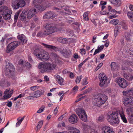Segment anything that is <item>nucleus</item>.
Masks as SVG:
<instances>
[{"label": "nucleus", "instance_id": "58836bf2", "mask_svg": "<svg viewBox=\"0 0 133 133\" xmlns=\"http://www.w3.org/2000/svg\"><path fill=\"white\" fill-rule=\"evenodd\" d=\"M119 22V20L117 19H114L112 20L110 22V23L112 24L115 25H117Z\"/></svg>", "mask_w": 133, "mask_h": 133}, {"label": "nucleus", "instance_id": "72a5a7b5", "mask_svg": "<svg viewBox=\"0 0 133 133\" xmlns=\"http://www.w3.org/2000/svg\"><path fill=\"white\" fill-rule=\"evenodd\" d=\"M126 39L128 41H131V35L129 33H126L125 34Z\"/></svg>", "mask_w": 133, "mask_h": 133}, {"label": "nucleus", "instance_id": "5701e85b", "mask_svg": "<svg viewBox=\"0 0 133 133\" xmlns=\"http://www.w3.org/2000/svg\"><path fill=\"white\" fill-rule=\"evenodd\" d=\"M44 92V91L43 90L41 89L36 91L34 94V97L37 98L39 97L43 94Z\"/></svg>", "mask_w": 133, "mask_h": 133}, {"label": "nucleus", "instance_id": "2f4dec72", "mask_svg": "<svg viewBox=\"0 0 133 133\" xmlns=\"http://www.w3.org/2000/svg\"><path fill=\"white\" fill-rule=\"evenodd\" d=\"M110 66L111 70L114 71L117 69L118 65L116 62H113L111 63Z\"/></svg>", "mask_w": 133, "mask_h": 133}, {"label": "nucleus", "instance_id": "aec40b11", "mask_svg": "<svg viewBox=\"0 0 133 133\" xmlns=\"http://www.w3.org/2000/svg\"><path fill=\"white\" fill-rule=\"evenodd\" d=\"M17 37L21 41V43H22L23 44L27 42V39L23 34L18 36Z\"/></svg>", "mask_w": 133, "mask_h": 133}, {"label": "nucleus", "instance_id": "a18cd8bd", "mask_svg": "<svg viewBox=\"0 0 133 133\" xmlns=\"http://www.w3.org/2000/svg\"><path fill=\"white\" fill-rule=\"evenodd\" d=\"M121 25L122 28L124 29H127V25L124 22H122L121 23Z\"/></svg>", "mask_w": 133, "mask_h": 133}, {"label": "nucleus", "instance_id": "0eeeda50", "mask_svg": "<svg viewBox=\"0 0 133 133\" xmlns=\"http://www.w3.org/2000/svg\"><path fill=\"white\" fill-rule=\"evenodd\" d=\"M24 0H14L12 2L11 6L14 9H17L20 7H23L25 5Z\"/></svg>", "mask_w": 133, "mask_h": 133}, {"label": "nucleus", "instance_id": "6ab92c4d", "mask_svg": "<svg viewBox=\"0 0 133 133\" xmlns=\"http://www.w3.org/2000/svg\"><path fill=\"white\" fill-rule=\"evenodd\" d=\"M36 11V9H34L30 10L27 12V17L28 18H31L35 15V13Z\"/></svg>", "mask_w": 133, "mask_h": 133}, {"label": "nucleus", "instance_id": "6e6d98bb", "mask_svg": "<svg viewBox=\"0 0 133 133\" xmlns=\"http://www.w3.org/2000/svg\"><path fill=\"white\" fill-rule=\"evenodd\" d=\"M104 118L103 116H101L99 117L98 119V121L100 122H102L103 121Z\"/></svg>", "mask_w": 133, "mask_h": 133}, {"label": "nucleus", "instance_id": "680f3d73", "mask_svg": "<svg viewBox=\"0 0 133 133\" xmlns=\"http://www.w3.org/2000/svg\"><path fill=\"white\" fill-rule=\"evenodd\" d=\"M74 24L76 25V27L77 29L79 28V26H80V24L77 22L75 23Z\"/></svg>", "mask_w": 133, "mask_h": 133}, {"label": "nucleus", "instance_id": "5fc2aeb1", "mask_svg": "<svg viewBox=\"0 0 133 133\" xmlns=\"http://www.w3.org/2000/svg\"><path fill=\"white\" fill-rule=\"evenodd\" d=\"M78 87L77 86H75L72 89V91L74 92H76L78 90Z\"/></svg>", "mask_w": 133, "mask_h": 133}, {"label": "nucleus", "instance_id": "c85d7f7f", "mask_svg": "<svg viewBox=\"0 0 133 133\" xmlns=\"http://www.w3.org/2000/svg\"><path fill=\"white\" fill-rule=\"evenodd\" d=\"M49 57L50 56L49 54L47 52L45 51L41 60L42 61H47L49 59Z\"/></svg>", "mask_w": 133, "mask_h": 133}, {"label": "nucleus", "instance_id": "79ce46f5", "mask_svg": "<svg viewBox=\"0 0 133 133\" xmlns=\"http://www.w3.org/2000/svg\"><path fill=\"white\" fill-rule=\"evenodd\" d=\"M50 56L53 58H57L58 56H57L56 53L54 52H52L50 53Z\"/></svg>", "mask_w": 133, "mask_h": 133}, {"label": "nucleus", "instance_id": "864d4df0", "mask_svg": "<svg viewBox=\"0 0 133 133\" xmlns=\"http://www.w3.org/2000/svg\"><path fill=\"white\" fill-rule=\"evenodd\" d=\"M44 35H45L44 34V32L42 33V32L40 31L37 34V36L38 37H42Z\"/></svg>", "mask_w": 133, "mask_h": 133}, {"label": "nucleus", "instance_id": "412c9836", "mask_svg": "<svg viewBox=\"0 0 133 133\" xmlns=\"http://www.w3.org/2000/svg\"><path fill=\"white\" fill-rule=\"evenodd\" d=\"M42 44L46 48L50 49L51 50H54L55 51H57L58 50L57 48L53 45H49L44 43H42Z\"/></svg>", "mask_w": 133, "mask_h": 133}, {"label": "nucleus", "instance_id": "774afa93", "mask_svg": "<svg viewBox=\"0 0 133 133\" xmlns=\"http://www.w3.org/2000/svg\"><path fill=\"white\" fill-rule=\"evenodd\" d=\"M44 79L45 80V81H48L49 80V78L48 77V76H44Z\"/></svg>", "mask_w": 133, "mask_h": 133}, {"label": "nucleus", "instance_id": "cd10ccee", "mask_svg": "<svg viewBox=\"0 0 133 133\" xmlns=\"http://www.w3.org/2000/svg\"><path fill=\"white\" fill-rule=\"evenodd\" d=\"M123 76L128 81H131L133 79V75L131 74H127L124 73Z\"/></svg>", "mask_w": 133, "mask_h": 133}, {"label": "nucleus", "instance_id": "4be33fe9", "mask_svg": "<svg viewBox=\"0 0 133 133\" xmlns=\"http://www.w3.org/2000/svg\"><path fill=\"white\" fill-rule=\"evenodd\" d=\"M102 133H114V131H111L110 128L109 127L105 126L102 128Z\"/></svg>", "mask_w": 133, "mask_h": 133}, {"label": "nucleus", "instance_id": "20e7f679", "mask_svg": "<svg viewBox=\"0 0 133 133\" xmlns=\"http://www.w3.org/2000/svg\"><path fill=\"white\" fill-rule=\"evenodd\" d=\"M8 60L5 61L6 63L8 62V64L6 65L5 68V73L6 75H8L10 76H11V78L13 79L15 78L14 75L15 68L12 64L10 63Z\"/></svg>", "mask_w": 133, "mask_h": 133}, {"label": "nucleus", "instance_id": "13d9d810", "mask_svg": "<svg viewBox=\"0 0 133 133\" xmlns=\"http://www.w3.org/2000/svg\"><path fill=\"white\" fill-rule=\"evenodd\" d=\"M100 13L103 15L105 14H109V12H107L106 11H102L100 12Z\"/></svg>", "mask_w": 133, "mask_h": 133}, {"label": "nucleus", "instance_id": "6e6552de", "mask_svg": "<svg viewBox=\"0 0 133 133\" xmlns=\"http://www.w3.org/2000/svg\"><path fill=\"white\" fill-rule=\"evenodd\" d=\"M98 78L100 82L99 85L101 87L106 86L109 83L108 81L107 76L104 73L100 74L98 76Z\"/></svg>", "mask_w": 133, "mask_h": 133}, {"label": "nucleus", "instance_id": "37998d69", "mask_svg": "<svg viewBox=\"0 0 133 133\" xmlns=\"http://www.w3.org/2000/svg\"><path fill=\"white\" fill-rule=\"evenodd\" d=\"M82 127L83 129L85 131L88 130L90 128V127L88 125L84 124H82Z\"/></svg>", "mask_w": 133, "mask_h": 133}, {"label": "nucleus", "instance_id": "4d7b16f0", "mask_svg": "<svg viewBox=\"0 0 133 133\" xmlns=\"http://www.w3.org/2000/svg\"><path fill=\"white\" fill-rule=\"evenodd\" d=\"M104 48V45H102L100 46H98L97 47V49H98L101 51H102L103 50Z\"/></svg>", "mask_w": 133, "mask_h": 133}, {"label": "nucleus", "instance_id": "8fccbe9b", "mask_svg": "<svg viewBox=\"0 0 133 133\" xmlns=\"http://www.w3.org/2000/svg\"><path fill=\"white\" fill-rule=\"evenodd\" d=\"M90 89H88L86 90H85L83 94H81V95H85L87 93H89L90 92Z\"/></svg>", "mask_w": 133, "mask_h": 133}, {"label": "nucleus", "instance_id": "c756f323", "mask_svg": "<svg viewBox=\"0 0 133 133\" xmlns=\"http://www.w3.org/2000/svg\"><path fill=\"white\" fill-rule=\"evenodd\" d=\"M35 8L37 10L41 11H42L45 10L46 8L45 6L42 4H40L37 6L35 7Z\"/></svg>", "mask_w": 133, "mask_h": 133}, {"label": "nucleus", "instance_id": "052dcab7", "mask_svg": "<svg viewBox=\"0 0 133 133\" xmlns=\"http://www.w3.org/2000/svg\"><path fill=\"white\" fill-rule=\"evenodd\" d=\"M101 51L98 49H96L95 50V51L93 55H95L99 53Z\"/></svg>", "mask_w": 133, "mask_h": 133}, {"label": "nucleus", "instance_id": "39448f33", "mask_svg": "<svg viewBox=\"0 0 133 133\" xmlns=\"http://www.w3.org/2000/svg\"><path fill=\"white\" fill-rule=\"evenodd\" d=\"M118 115V114L117 112H112L108 116V122L112 125L118 124L119 122Z\"/></svg>", "mask_w": 133, "mask_h": 133}, {"label": "nucleus", "instance_id": "f3484780", "mask_svg": "<svg viewBox=\"0 0 133 133\" xmlns=\"http://www.w3.org/2000/svg\"><path fill=\"white\" fill-rule=\"evenodd\" d=\"M123 102L125 105L131 104L132 103H133V97L125 98L123 100Z\"/></svg>", "mask_w": 133, "mask_h": 133}, {"label": "nucleus", "instance_id": "2eb2a0df", "mask_svg": "<svg viewBox=\"0 0 133 133\" xmlns=\"http://www.w3.org/2000/svg\"><path fill=\"white\" fill-rule=\"evenodd\" d=\"M56 15L55 13L51 11L46 12L43 16V18L45 19H50L55 17Z\"/></svg>", "mask_w": 133, "mask_h": 133}, {"label": "nucleus", "instance_id": "a211bd4d", "mask_svg": "<svg viewBox=\"0 0 133 133\" xmlns=\"http://www.w3.org/2000/svg\"><path fill=\"white\" fill-rule=\"evenodd\" d=\"M78 120L77 116L75 114H72L69 118V121L72 124L76 123Z\"/></svg>", "mask_w": 133, "mask_h": 133}, {"label": "nucleus", "instance_id": "e433bc0d", "mask_svg": "<svg viewBox=\"0 0 133 133\" xmlns=\"http://www.w3.org/2000/svg\"><path fill=\"white\" fill-rule=\"evenodd\" d=\"M24 117H23L22 118H21V119H20V120L19 119V118L20 117L18 118L17 119V120L18 121L16 123V127H18L20 125L22 122L24 118Z\"/></svg>", "mask_w": 133, "mask_h": 133}, {"label": "nucleus", "instance_id": "a878e982", "mask_svg": "<svg viewBox=\"0 0 133 133\" xmlns=\"http://www.w3.org/2000/svg\"><path fill=\"white\" fill-rule=\"evenodd\" d=\"M111 3L116 6H119L121 5V1L120 0H109Z\"/></svg>", "mask_w": 133, "mask_h": 133}, {"label": "nucleus", "instance_id": "69168bd1", "mask_svg": "<svg viewBox=\"0 0 133 133\" xmlns=\"http://www.w3.org/2000/svg\"><path fill=\"white\" fill-rule=\"evenodd\" d=\"M24 63V62L22 60H20L18 61V64L19 65L23 64Z\"/></svg>", "mask_w": 133, "mask_h": 133}, {"label": "nucleus", "instance_id": "603ef678", "mask_svg": "<svg viewBox=\"0 0 133 133\" xmlns=\"http://www.w3.org/2000/svg\"><path fill=\"white\" fill-rule=\"evenodd\" d=\"M8 36V34H5L4 36L2 37V39L1 40V42L2 43L3 42L4 40L7 38Z\"/></svg>", "mask_w": 133, "mask_h": 133}, {"label": "nucleus", "instance_id": "f03ea898", "mask_svg": "<svg viewBox=\"0 0 133 133\" xmlns=\"http://www.w3.org/2000/svg\"><path fill=\"white\" fill-rule=\"evenodd\" d=\"M55 64L49 62H41L38 65V68L41 69V72L42 73L50 72L55 69Z\"/></svg>", "mask_w": 133, "mask_h": 133}, {"label": "nucleus", "instance_id": "4c0bfd02", "mask_svg": "<svg viewBox=\"0 0 133 133\" xmlns=\"http://www.w3.org/2000/svg\"><path fill=\"white\" fill-rule=\"evenodd\" d=\"M43 123V121H40L38 122V124L36 128V130H38L39 129L41 128L42 126Z\"/></svg>", "mask_w": 133, "mask_h": 133}, {"label": "nucleus", "instance_id": "f8f14e48", "mask_svg": "<svg viewBox=\"0 0 133 133\" xmlns=\"http://www.w3.org/2000/svg\"><path fill=\"white\" fill-rule=\"evenodd\" d=\"M59 50L61 54L65 58H68L72 55L71 51L68 49H64L62 48H60Z\"/></svg>", "mask_w": 133, "mask_h": 133}, {"label": "nucleus", "instance_id": "393cba45", "mask_svg": "<svg viewBox=\"0 0 133 133\" xmlns=\"http://www.w3.org/2000/svg\"><path fill=\"white\" fill-rule=\"evenodd\" d=\"M119 113L123 122L125 123H127V120L124 115L123 114V112L122 110V109L120 110L119 111Z\"/></svg>", "mask_w": 133, "mask_h": 133}, {"label": "nucleus", "instance_id": "473e14b6", "mask_svg": "<svg viewBox=\"0 0 133 133\" xmlns=\"http://www.w3.org/2000/svg\"><path fill=\"white\" fill-rule=\"evenodd\" d=\"M42 1V0H34L32 1V5L35 7L40 4Z\"/></svg>", "mask_w": 133, "mask_h": 133}, {"label": "nucleus", "instance_id": "c9c22d12", "mask_svg": "<svg viewBox=\"0 0 133 133\" xmlns=\"http://www.w3.org/2000/svg\"><path fill=\"white\" fill-rule=\"evenodd\" d=\"M70 129L72 132V133H80V131L78 129L74 127H70Z\"/></svg>", "mask_w": 133, "mask_h": 133}, {"label": "nucleus", "instance_id": "9d476101", "mask_svg": "<svg viewBox=\"0 0 133 133\" xmlns=\"http://www.w3.org/2000/svg\"><path fill=\"white\" fill-rule=\"evenodd\" d=\"M19 43L17 41H14L10 43L8 45L6 52L7 53L10 52L14 50L18 45Z\"/></svg>", "mask_w": 133, "mask_h": 133}, {"label": "nucleus", "instance_id": "7ed1b4c3", "mask_svg": "<svg viewBox=\"0 0 133 133\" xmlns=\"http://www.w3.org/2000/svg\"><path fill=\"white\" fill-rule=\"evenodd\" d=\"M0 11L3 18L6 20L10 19L11 15L12 14L11 10L6 6H2L0 7Z\"/></svg>", "mask_w": 133, "mask_h": 133}, {"label": "nucleus", "instance_id": "49530a36", "mask_svg": "<svg viewBox=\"0 0 133 133\" xmlns=\"http://www.w3.org/2000/svg\"><path fill=\"white\" fill-rule=\"evenodd\" d=\"M82 78V76L81 75L79 77H77V78L75 80V82L76 83H79L81 80V79Z\"/></svg>", "mask_w": 133, "mask_h": 133}, {"label": "nucleus", "instance_id": "09e8293b", "mask_svg": "<svg viewBox=\"0 0 133 133\" xmlns=\"http://www.w3.org/2000/svg\"><path fill=\"white\" fill-rule=\"evenodd\" d=\"M39 88V87L38 86L35 85L33 87H31L30 88V89L33 91H34L35 90L38 89Z\"/></svg>", "mask_w": 133, "mask_h": 133}, {"label": "nucleus", "instance_id": "3c124183", "mask_svg": "<svg viewBox=\"0 0 133 133\" xmlns=\"http://www.w3.org/2000/svg\"><path fill=\"white\" fill-rule=\"evenodd\" d=\"M103 63H100L97 66L96 68L95 69V71H97L99 68H100L103 65Z\"/></svg>", "mask_w": 133, "mask_h": 133}, {"label": "nucleus", "instance_id": "dca6fc26", "mask_svg": "<svg viewBox=\"0 0 133 133\" xmlns=\"http://www.w3.org/2000/svg\"><path fill=\"white\" fill-rule=\"evenodd\" d=\"M123 95L125 96L128 97H132L133 96V88H130L125 91L122 92Z\"/></svg>", "mask_w": 133, "mask_h": 133}, {"label": "nucleus", "instance_id": "9b49d317", "mask_svg": "<svg viewBox=\"0 0 133 133\" xmlns=\"http://www.w3.org/2000/svg\"><path fill=\"white\" fill-rule=\"evenodd\" d=\"M115 81L118 83L120 87L123 88H126L128 85L127 82L123 78H117L116 79Z\"/></svg>", "mask_w": 133, "mask_h": 133}, {"label": "nucleus", "instance_id": "f257e3e1", "mask_svg": "<svg viewBox=\"0 0 133 133\" xmlns=\"http://www.w3.org/2000/svg\"><path fill=\"white\" fill-rule=\"evenodd\" d=\"M92 103L94 105L100 107L107 100V96L104 94L99 93L94 95Z\"/></svg>", "mask_w": 133, "mask_h": 133}, {"label": "nucleus", "instance_id": "ea45409f", "mask_svg": "<svg viewBox=\"0 0 133 133\" xmlns=\"http://www.w3.org/2000/svg\"><path fill=\"white\" fill-rule=\"evenodd\" d=\"M88 13V12H85L83 14V18L84 20L88 21L89 20Z\"/></svg>", "mask_w": 133, "mask_h": 133}, {"label": "nucleus", "instance_id": "f704fd0d", "mask_svg": "<svg viewBox=\"0 0 133 133\" xmlns=\"http://www.w3.org/2000/svg\"><path fill=\"white\" fill-rule=\"evenodd\" d=\"M127 15L128 18L133 22V12H128L127 13Z\"/></svg>", "mask_w": 133, "mask_h": 133}, {"label": "nucleus", "instance_id": "bf43d9fd", "mask_svg": "<svg viewBox=\"0 0 133 133\" xmlns=\"http://www.w3.org/2000/svg\"><path fill=\"white\" fill-rule=\"evenodd\" d=\"M12 103L11 101H10L7 103L6 105L9 107H11L12 105Z\"/></svg>", "mask_w": 133, "mask_h": 133}, {"label": "nucleus", "instance_id": "de8ad7c7", "mask_svg": "<svg viewBox=\"0 0 133 133\" xmlns=\"http://www.w3.org/2000/svg\"><path fill=\"white\" fill-rule=\"evenodd\" d=\"M45 108V107L43 105L37 111V113H40L42 112L43 111L44 109Z\"/></svg>", "mask_w": 133, "mask_h": 133}, {"label": "nucleus", "instance_id": "0e129e2a", "mask_svg": "<svg viewBox=\"0 0 133 133\" xmlns=\"http://www.w3.org/2000/svg\"><path fill=\"white\" fill-rule=\"evenodd\" d=\"M120 41L121 42V44L122 45H123L124 44V40L123 38H122L120 39Z\"/></svg>", "mask_w": 133, "mask_h": 133}, {"label": "nucleus", "instance_id": "a19ab883", "mask_svg": "<svg viewBox=\"0 0 133 133\" xmlns=\"http://www.w3.org/2000/svg\"><path fill=\"white\" fill-rule=\"evenodd\" d=\"M88 78L85 77L84 78L82 82V84L83 85H85L87 84L88 82L87 81Z\"/></svg>", "mask_w": 133, "mask_h": 133}, {"label": "nucleus", "instance_id": "338daca9", "mask_svg": "<svg viewBox=\"0 0 133 133\" xmlns=\"http://www.w3.org/2000/svg\"><path fill=\"white\" fill-rule=\"evenodd\" d=\"M107 2H101L100 4L101 5H104L106 4Z\"/></svg>", "mask_w": 133, "mask_h": 133}, {"label": "nucleus", "instance_id": "bb28decb", "mask_svg": "<svg viewBox=\"0 0 133 133\" xmlns=\"http://www.w3.org/2000/svg\"><path fill=\"white\" fill-rule=\"evenodd\" d=\"M56 79L58 83L60 85H63L64 79L59 75H57L56 76Z\"/></svg>", "mask_w": 133, "mask_h": 133}, {"label": "nucleus", "instance_id": "423d86ee", "mask_svg": "<svg viewBox=\"0 0 133 133\" xmlns=\"http://www.w3.org/2000/svg\"><path fill=\"white\" fill-rule=\"evenodd\" d=\"M44 28L45 30L44 31V34L45 35H48L57 30L56 27L50 23L46 24L44 25Z\"/></svg>", "mask_w": 133, "mask_h": 133}, {"label": "nucleus", "instance_id": "ddd939ff", "mask_svg": "<svg viewBox=\"0 0 133 133\" xmlns=\"http://www.w3.org/2000/svg\"><path fill=\"white\" fill-rule=\"evenodd\" d=\"M45 52L43 50L39 49H37L34 50V55L36 56L38 58L41 60Z\"/></svg>", "mask_w": 133, "mask_h": 133}, {"label": "nucleus", "instance_id": "4468645a", "mask_svg": "<svg viewBox=\"0 0 133 133\" xmlns=\"http://www.w3.org/2000/svg\"><path fill=\"white\" fill-rule=\"evenodd\" d=\"M13 92V90H11L10 91V89H6L4 92V95L3 97L4 98L7 99L11 97Z\"/></svg>", "mask_w": 133, "mask_h": 133}, {"label": "nucleus", "instance_id": "c03bdc74", "mask_svg": "<svg viewBox=\"0 0 133 133\" xmlns=\"http://www.w3.org/2000/svg\"><path fill=\"white\" fill-rule=\"evenodd\" d=\"M19 12L18 11L15 13L14 16V20L15 22H16L18 18L19 14Z\"/></svg>", "mask_w": 133, "mask_h": 133}, {"label": "nucleus", "instance_id": "7c9ffc66", "mask_svg": "<svg viewBox=\"0 0 133 133\" xmlns=\"http://www.w3.org/2000/svg\"><path fill=\"white\" fill-rule=\"evenodd\" d=\"M27 14V12L23 11L19 16L20 19L22 21L25 20L26 19Z\"/></svg>", "mask_w": 133, "mask_h": 133}, {"label": "nucleus", "instance_id": "1a4fd4ad", "mask_svg": "<svg viewBox=\"0 0 133 133\" xmlns=\"http://www.w3.org/2000/svg\"><path fill=\"white\" fill-rule=\"evenodd\" d=\"M76 114L78 116L80 119L84 122L87 121V116L85 111L82 108H78L76 110Z\"/></svg>", "mask_w": 133, "mask_h": 133}, {"label": "nucleus", "instance_id": "b1692460", "mask_svg": "<svg viewBox=\"0 0 133 133\" xmlns=\"http://www.w3.org/2000/svg\"><path fill=\"white\" fill-rule=\"evenodd\" d=\"M59 3H58L57 5L56 6H55L53 8V10H57V11H59L60 10H62L63 11L64 10L65 6H61V5L59 4Z\"/></svg>", "mask_w": 133, "mask_h": 133}, {"label": "nucleus", "instance_id": "e2e57ef3", "mask_svg": "<svg viewBox=\"0 0 133 133\" xmlns=\"http://www.w3.org/2000/svg\"><path fill=\"white\" fill-rule=\"evenodd\" d=\"M67 39L66 38H63L62 39V43H65L67 42Z\"/></svg>", "mask_w": 133, "mask_h": 133}]
</instances>
